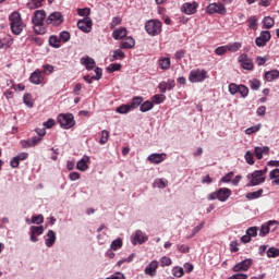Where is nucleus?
<instances>
[{
  "instance_id": "obj_1",
  "label": "nucleus",
  "mask_w": 279,
  "mask_h": 279,
  "mask_svg": "<svg viewBox=\"0 0 279 279\" xmlns=\"http://www.w3.org/2000/svg\"><path fill=\"white\" fill-rule=\"evenodd\" d=\"M9 21L12 34L19 36L25 28V23H23V19H21V13L16 11L11 13L9 15Z\"/></svg>"
},
{
  "instance_id": "obj_2",
  "label": "nucleus",
  "mask_w": 279,
  "mask_h": 279,
  "mask_svg": "<svg viewBox=\"0 0 279 279\" xmlns=\"http://www.w3.org/2000/svg\"><path fill=\"white\" fill-rule=\"evenodd\" d=\"M145 32L148 36H160L162 34V22L160 20H148L145 23Z\"/></svg>"
},
{
  "instance_id": "obj_3",
  "label": "nucleus",
  "mask_w": 279,
  "mask_h": 279,
  "mask_svg": "<svg viewBox=\"0 0 279 279\" xmlns=\"http://www.w3.org/2000/svg\"><path fill=\"white\" fill-rule=\"evenodd\" d=\"M205 12L207 14H220V16H226L228 14V9L221 2H214L206 7Z\"/></svg>"
},
{
  "instance_id": "obj_4",
  "label": "nucleus",
  "mask_w": 279,
  "mask_h": 279,
  "mask_svg": "<svg viewBox=\"0 0 279 279\" xmlns=\"http://www.w3.org/2000/svg\"><path fill=\"white\" fill-rule=\"evenodd\" d=\"M205 80H208V72L206 70L196 69L190 72L189 82L192 84L205 82Z\"/></svg>"
},
{
  "instance_id": "obj_5",
  "label": "nucleus",
  "mask_w": 279,
  "mask_h": 279,
  "mask_svg": "<svg viewBox=\"0 0 279 279\" xmlns=\"http://www.w3.org/2000/svg\"><path fill=\"white\" fill-rule=\"evenodd\" d=\"M58 122L63 130H71L75 125L73 113H61L58 116Z\"/></svg>"
},
{
  "instance_id": "obj_6",
  "label": "nucleus",
  "mask_w": 279,
  "mask_h": 279,
  "mask_svg": "<svg viewBox=\"0 0 279 279\" xmlns=\"http://www.w3.org/2000/svg\"><path fill=\"white\" fill-rule=\"evenodd\" d=\"M232 195V191L227 187H221L217 192L209 195V199H218L220 202H226Z\"/></svg>"
},
{
  "instance_id": "obj_7",
  "label": "nucleus",
  "mask_w": 279,
  "mask_h": 279,
  "mask_svg": "<svg viewBox=\"0 0 279 279\" xmlns=\"http://www.w3.org/2000/svg\"><path fill=\"white\" fill-rule=\"evenodd\" d=\"M229 93L231 95H236L238 93H240L242 99H245V97H247V95H250V88H247V86L241 84V85H236L234 83H231L229 85Z\"/></svg>"
},
{
  "instance_id": "obj_8",
  "label": "nucleus",
  "mask_w": 279,
  "mask_h": 279,
  "mask_svg": "<svg viewBox=\"0 0 279 279\" xmlns=\"http://www.w3.org/2000/svg\"><path fill=\"white\" fill-rule=\"evenodd\" d=\"M46 23L47 25H54V27H58V25H62V23H64V17L62 16V13L53 12L49 14Z\"/></svg>"
},
{
  "instance_id": "obj_9",
  "label": "nucleus",
  "mask_w": 279,
  "mask_h": 279,
  "mask_svg": "<svg viewBox=\"0 0 279 279\" xmlns=\"http://www.w3.org/2000/svg\"><path fill=\"white\" fill-rule=\"evenodd\" d=\"M253 264V260L251 258H246L242 262L236 263L233 267H232V271L233 272H245L248 271V269L251 268Z\"/></svg>"
},
{
  "instance_id": "obj_10",
  "label": "nucleus",
  "mask_w": 279,
  "mask_h": 279,
  "mask_svg": "<svg viewBox=\"0 0 279 279\" xmlns=\"http://www.w3.org/2000/svg\"><path fill=\"white\" fill-rule=\"evenodd\" d=\"M238 61L244 71H254V61L247 54H240Z\"/></svg>"
},
{
  "instance_id": "obj_11",
  "label": "nucleus",
  "mask_w": 279,
  "mask_h": 279,
  "mask_svg": "<svg viewBox=\"0 0 279 279\" xmlns=\"http://www.w3.org/2000/svg\"><path fill=\"white\" fill-rule=\"evenodd\" d=\"M77 27L84 34H89L93 29V20L90 17H84L83 20H78Z\"/></svg>"
},
{
  "instance_id": "obj_12",
  "label": "nucleus",
  "mask_w": 279,
  "mask_h": 279,
  "mask_svg": "<svg viewBox=\"0 0 279 279\" xmlns=\"http://www.w3.org/2000/svg\"><path fill=\"white\" fill-rule=\"evenodd\" d=\"M197 8H199V3L195 2V1L194 2H185L181 7V12H183V14H187L189 16H191V14H196Z\"/></svg>"
},
{
  "instance_id": "obj_13",
  "label": "nucleus",
  "mask_w": 279,
  "mask_h": 279,
  "mask_svg": "<svg viewBox=\"0 0 279 279\" xmlns=\"http://www.w3.org/2000/svg\"><path fill=\"white\" fill-rule=\"evenodd\" d=\"M165 160H167V154L165 153H153L147 157V162H150V165H160Z\"/></svg>"
},
{
  "instance_id": "obj_14",
  "label": "nucleus",
  "mask_w": 279,
  "mask_h": 279,
  "mask_svg": "<svg viewBox=\"0 0 279 279\" xmlns=\"http://www.w3.org/2000/svg\"><path fill=\"white\" fill-rule=\"evenodd\" d=\"M45 19H47V13L45 12V10H37L34 13V16L32 20L33 25L40 27V25H43V23H45Z\"/></svg>"
},
{
  "instance_id": "obj_15",
  "label": "nucleus",
  "mask_w": 279,
  "mask_h": 279,
  "mask_svg": "<svg viewBox=\"0 0 279 279\" xmlns=\"http://www.w3.org/2000/svg\"><path fill=\"white\" fill-rule=\"evenodd\" d=\"M131 242H133V245L138 244H144L145 242L148 241V236L146 235V233H143V231H135V233H133V235H131Z\"/></svg>"
},
{
  "instance_id": "obj_16",
  "label": "nucleus",
  "mask_w": 279,
  "mask_h": 279,
  "mask_svg": "<svg viewBox=\"0 0 279 279\" xmlns=\"http://www.w3.org/2000/svg\"><path fill=\"white\" fill-rule=\"evenodd\" d=\"M41 142H43V137H32L29 140L21 141V146L24 149H29V147H36V145H40Z\"/></svg>"
},
{
  "instance_id": "obj_17",
  "label": "nucleus",
  "mask_w": 279,
  "mask_h": 279,
  "mask_svg": "<svg viewBox=\"0 0 279 279\" xmlns=\"http://www.w3.org/2000/svg\"><path fill=\"white\" fill-rule=\"evenodd\" d=\"M27 158H29V154L27 153H20L17 154L15 157H13L10 161V166L13 169H16V167H19V165L21 163V161L23 160H27Z\"/></svg>"
},
{
  "instance_id": "obj_18",
  "label": "nucleus",
  "mask_w": 279,
  "mask_h": 279,
  "mask_svg": "<svg viewBox=\"0 0 279 279\" xmlns=\"http://www.w3.org/2000/svg\"><path fill=\"white\" fill-rule=\"evenodd\" d=\"M160 93H167V90H173L175 88V81L169 78L167 82L159 83L158 86Z\"/></svg>"
},
{
  "instance_id": "obj_19",
  "label": "nucleus",
  "mask_w": 279,
  "mask_h": 279,
  "mask_svg": "<svg viewBox=\"0 0 279 279\" xmlns=\"http://www.w3.org/2000/svg\"><path fill=\"white\" fill-rule=\"evenodd\" d=\"M44 233V227L40 226V227H35L33 226L31 228V241L36 243L38 242V238L39 235H41Z\"/></svg>"
},
{
  "instance_id": "obj_20",
  "label": "nucleus",
  "mask_w": 279,
  "mask_h": 279,
  "mask_svg": "<svg viewBox=\"0 0 279 279\" xmlns=\"http://www.w3.org/2000/svg\"><path fill=\"white\" fill-rule=\"evenodd\" d=\"M81 64H83L87 71H93V69L96 66L95 59L90 57L81 58Z\"/></svg>"
},
{
  "instance_id": "obj_21",
  "label": "nucleus",
  "mask_w": 279,
  "mask_h": 279,
  "mask_svg": "<svg viewBox=\"0 0 279 279\" xmlns=\"http://www.w3.org/2000/svg\"><path fill=\"white\" fill-rule=\"evenodd\" d=\"M135 45L136 40L132 36H129L120 43V49H134Z\"/></svg>"
},
{
  "instance_id": "obj_22",
  "label": "nucleus",
  "mask_w": 279,
  "mask_h": 279,
  "mask_svg": "<svg viewBox=\"0 0 279 279\" xmlns=\"http://www.w3.org/2000/svg\"><path fill=\"white\" fill-rule=\"evenodd\" d=\"M128 36V28L125 27H119L113 31L112 38L114 40H123Z\"/></svg>"
},
{
  "instance_id": "obj_23",
  "label": "nucleus",
  "mask_w": 279,
  "mask_h": 279,
  "mask_svg": "<svg viewBox=\"0 0 279 279\" xmlns=\"http://www.w3.org/2000/svg\"><path fill=\"white\" fill-rule=\"evenodd\" d=\"M159 267V263L158 260H153L146 268H145V274L149 277H155L156 276V271Z\"/></svg>"
},
{
  "instance_id": "obj_24",
  "label": "nucleus",
  "mask_w": 279,
  "mask_h": 279,
  "mask_svg": "<svg viewBox=\"0 0 279 279\" xmlns=\"http://www.w3.org/2000/svg\"><path fill=\"white\" fill-rule=\"evenodd\" d=\"M254 154L257 158V160H263V155L265 154L266 156L269 155V147L268 146H256L254 148Z\"/></svg>"
},
{
  "instance_id": "obj_25",
  "label": "nucleus",
  "mask_w": 279,
  "mask_h": 279,
  "mask_svg": "<svg viewBox=\"0 0 279 279\" xmlns=\"http://www.w3.org/2000/svg\"><path fill=\"white\" fill-rule=\"evenodd\" d=\"M95 73L96 75L87 74L84 76V80L87 82V84H93V80H99L104 74V71L100 68H95Z\"/></svg>"
},
{
  "instance_id": "obj_26",
  "label": "nucleus",
  "mask_w": 279,
  "mask_h": 279,
  "mask_svg": "<svg viewBox=\"0 0 279 279\" xmlns=\"http://www.w3.org/2000/svg\"><path fill=\"white\" fill-rule=\"evenodd\" d=\"M43 71L40 70H35L29 77V81L32 82V84H36V85H40L43 84V75H41Z\"/></svg>"
},
{
  "instance_id": "obj_27",
  "label": "nucleus",
  "mask_w": 279,
  "mask_h": 279,
  "mask_svg": "<svg viewBox=\"0 0 279 279\" xmlns=\"http://www.w3.org/2000/svg\"><path fill=\"white\" fill-rule=\"evenodd\" d=\"M278 222L277 221H269L268 223L264 225L262 228H260V231H259V235L262 238L266 236L269 232H270V227L271 226H277Z\"/></svg>"
},
{
  "instance_id": "obj_28",
  "label": "nucleus",
  "mask_w": 279,
  "mask_h": 279,
  "mask_svg": "<svg viewBox=\"0 0 279 279\" xmlns=\"http://www.w3.org/2000/svg\"><path fill=\"white\" fill-rule=\"evenodd\" d=\"M158 64L162 71H169V69H171V59L170 58H160L158 61Z\"/></svg>"
},
{
  "instance_id": "obj_29",
  "label": "nucleus",
  "mask_w": 279,
  "mask_h": 279,
  "mask_svg": "<svg viewBox=\"0 0 279 279\" xmlns=\"http://www.w3.org/2000/svg\"><path fill=\"white\" fill-rule=\"evenodd\" d=\"M88 160H90L88 156L82 158L80 161H77L76 169H78V171H86V169H88Z\"/></svg>"
},
{
  "instance_id": "obj_30",
  "label": "nucleus",
  "mask_w": 279,
  "mask_h": 279,
  "mask_svg": "<svg viewBox=\"0 0 279 279\" xmlns=\"http://www.w3.org/2000/svg\"><path fill=\"white\" fill-rule=\"evenodd\" d=\"M125 58V52L121 49H116L113 54L109 58L110 62H116V60H123Z\"/></svg>"
},
{
  "instance_id": "obj_31",
  "label": "nucleus",
  "mask_w": 279,
  "mask_h": 279,
  "mask_svg": "<svg viewBox=\"0 0 279 279\" xmlns=\"http://www.w3.org/2000/svg\"><path fill=\"white\" fill-rule=\"evenodd\" d=\"M56 239H57V238H56L54 231L49 230L48 233H47V238H46V240H45L46 246H47V247H52V245H53L54 242H56Z\"/></svg>"
},
{
  "instance_id": "obj_32",
  "label": "nucleus",
  "mask_w": 279,
  "mask_h": 279,
  "mask_svg": "<svg viewBox=\"0 0 279 279\" xmlns=\"http://www.w3.org/2000/svg\"><path fill=\"white\" fill-rule=\"evenodd\" d=\"M144 98L142 96H135L132 98L131 104H129V106H131V110H136V108H138V106H141V104H143Z\"/></svg>"
},
{
  "instance_id": "obj_33",
  "label": "nucleus",
  "mask_w": 279,
  "mask_h": 279,
  "mask_svg": "<svg viewBox=\"0 0 279 279\" xmlns=\"http://www.w3.org/2000/svg\"><path fill=\"white\" fill-rule=\"evenodd\" d=\"M265 77L268 82H274V80H278L279 71L278 70L268 71L265 73Z\"/></svg>"
},
{
  "instance_id": "obj_34",
  "label": "nucleus",
  "mask_w": 279,
  "mask_h": 279,
  "mask_svg": "<svg viewBox=\"0 0 279 279\" xmlns=\"http://www.w3.org/2000/svg\"><path fill=\"white\" fill-rule=\"evenodd\" d=\"M45 0H29L28 2H27V9L28 10H36L37 8H40V5H43V2H44Z\"/></svg>"
},
{
  "instance_id": "obj_35",
  "label": "nucleus",
  "mask_w": 279,
  "mask_h": 279,
  "mask_svg": "<svg viewBox=\"0 0 279 279\" xmlns=\"http://www.w3.org/2000/svg\"><path fill=\"white\" fill-rule=\"evenodd\" d=\"M226 46H227V51H231L233 53L239 51V49H241V47H243V45L239 41L231 43V44H228Z\"/></svg>"
},
{
  "instance_id": "obj_36",
  "label": "nucleus",
  "mask_w": 279,
  "mask_h": 279,
  "mask_svg": "<svg viewBox=\"0 0 279 279\" xmlns=\"http://www.w3.org/2000/svg\"><path fill=\"white\" fill-rule=\"evenodd\" d=\"M263 25L265 26L266 29H271V27L276 25V21L271 16H266L263 20Z\"/></svg>"
},
{
  "instance_id": "obj_37",
  "label": "nucleus",
  "mask_w": 279,
  "mask_h": 279,
  "mask_svg": "<svg viewBox=\"0 0 279 279\" xmlns=\"http://www.w3.org/2000/svg\"><path fill=\"white\" fill-rule=\"evenodd\" d=\"M131 110H132V107L130 106V104L122 105V106L116 108V112L118 114H128V112H131Z\"/></svg>"
},
{
  "instance_id": "obj_38",
  "label": "nucleus",
  "mask_w": 279,
  "mask_h": 279,
  "mask_svg": "<svg viewBox=\"0 0 279 279\" xmlns=\"http://www.w3.org/2000/svg\"><path fill=\"white\" fill-rule=\"evenodd\" d=\"M153 108H154V102L146 100L141 105L140 110L141 112H149V110H151Z\"/></svg>"
},
{
  "instance_id": "obj_39",
  "label": "nucleus",
  "mask_w": 279,
  "mask_h": 279,
  "mask_svg": "<svg viewBox=\"0 0 279 279\" xmlns=\"http://www.w3.org/2000/svg\"><path fill=\"white\" fill-rule=\"evenodd\" d=\"M122 246H123V241L121 240V238H117V240H113L110 244V248L112 251H118L122 248Z\"/></svg>"
},
{
  "instance_id": "obj_40",
  "label": "nucleus",
  "mask_w": 279,
  "mask_h": 279,
  "mask_svg": "<svg viewBox=\"0 0 279 279\" xmlns=\"http://www.w3.org/2000/svg\"><path fill=\"white\" fill-rule=\"evenodd\" d=\"M60 41L61 39L58 38V36L53 35L49 38V45L50 47H54V49H60Z\"/></svg>"
},
{
  "instance_id": "obj_41",
  "label": "nucleus",
  "mask_w": 279,
  "mask_h": 279,
  "mask_svg": "<svg viewBox=\"0 0 279 279\" xmlns=\"http://www.w3.org/2000/svg\"><path fill=\"white\" fill-rule=\"evenodd\" d=\"M267 257L268 258H277L279 257V248L271 246L267 251Z\"/></svg>"
},
{
  "instance_id": "obj_42",
  "label": "nucleus",
  "mask_w": 279,
  "mask_h": 279,
  "mask_svg": "<svg viewBox=\"0 0 279 279\" xmlns=\"http://www.w3.org/2000/svg\"><path fill=\"white\" fill-rule=\"evenodd\" d=\"M110 138V132H108V130H102L101 131V136L99 140V144L100 145H106V143H108V140Z\"/></svg>"
},
{
  "instance_id": "obj_43",
  "label": "nucleus",
  "mask_w": 279,
  "mask_h": 279,
  "mask_svg": "<svg viewBox=\"0 0 279 279\" xmlns=\"http://www.w3.org/2000/svg\"><path fill=\"white\" fill-rule=\"evenodd\" d=\"M265 182V178L260 175H253L251 177V182L248 185H258L260 183Z\"/></svg>"
},
{
  "instance_id": "obj_44",
  "label": "nucleus",
  "mask_w": 279,
  "mask_h": 279,
  "mask_svg": "<svg viewBox=\"0 0 279 279\" xmlns=\"http://www.w3.org/2000/svg\"><path fill=\"white\" fill-rule=\"evenodd\" d=\"M250 29H257L258 28V19L256 16H251L247 20Z\"/></svg>"
},
{
  "instance_id": "obj_45",
  "label": "nucleus",
  "mask_w": 279,
  "mask_h": 279,
  "mask_svg": "<svg viewBox=\"0 0 279 279\" xmlns=\"http://www.w3.org/2000/svg\"><path fill=\"white\" fill-rule=\"evenodd\" d=\"M165 99H167V97H165V95L162 94H157L155 96H153L151 102L153 104H163Z\"/></svg>"
},
{
  "instance_id": "obj_46",
  "label": "nucleus",
  "mask_w": 279,
  "mask_h": 279,
  "mask_svg": "<svg viewBox=\"0 0 279 279\" xmlns=\"http://www.w3.org/2000/svg\"><path fill=\"white\" fill-rule=\"evenodd\" d=\"M260 128H263L262 124H257V125H254V126H251L248 129L245 130V134H247L248 136L251 134H256V132H259L260 131Z\"/></svg>"
},
{
  "instance_id": "obj_47",
  "label": "nucleus",
  "mask_w": 279,
  "mask_h": 279,
  "mask_svg": "<svg viewBox=\"0 0 279 279\" xmlns=\"http://www.w3.org/2000/svg\"><path fill=\"white\" fill-rule=\"evenodd\" d=\"M59 39L62 43H69V40H71V33H69L66 31L61 32L59 35Z\"/></svg>"
},
{
  "instance_id": "obj_48",
  "label": "nucleus",
  "mask_w": 279,
  "mask_h": 279,
  "mask_svg": "<svg viewBox=\"0 0 279 279\" xmlns=\"http://www.w3.org/2000/svg\"><path fill=\"white\" fill-rule=\"evenodd\" d=\"M23 101L27 108H34V102L32 101V95L31 94H25L23 96Z\"/></svg>"
},
{
  "instance_id": "obj_49",
  "label": "nucleus",
  "mask_w": 279,
  "mask_h": 279,
  "mask_svg": "<svg viewBox=\"0 0 279 279\" xmlns=\"http://www.w3.org/2000/svg\"><path fill=\"white\" fill-rule=\"evenodd\" d=\"M121 63H111L108 65L107 71L108 73H114V71H121Z\"/></svg>"
},
{
  "instance_id": "obj_50",
  "label": "nucleus",
  "mask_w": 279,
  "mask_h": 279,
  "mask_svg": "<svg viewBox=\"0 0 279 279\" xmlns=\"http://www.w3.org/2000/svg\"><path fill=\"white\" fill-rule=\"evenodd\" d=\"M250 87L252 88V90H258V88H260V81L257 78H253L248 82Z\"/></svg>"
},
{
  "instance_id": "obj_51",
  "label": "nucleus",
  "mask_w": 279,
  "mask_h": 279,
  "mask_svg": "<svg viewBox=\"0 0 279 279\" xmlns=\"http://www.w3.org/2000/svg\"><path fill=\"white\" fill-rule=\"evenodd\" d=\"M171 265H172V260H171L170 257H168V256H162V257H161V259H160V266H161L162 268L169 267V266H171Z\"/></svg>"
},
{
  "instance_id": "obj_52",
  "label": "nucleus",
  "mask_w": 279,
  "mask_h": 279,
  "mask_svg": "<svg viewBox=\"0 0 279 279\" xmlns=\"http://www.w3.org/2000/svg\"><path fill=\"white\" fill-rule=\"evenodd\" d=\"M263 190H259L257 192H251L248 194H246V198L248 199H256V198H259L262 195H263Z\"/></svg>"
},
{
  "instance_id": "obj_53",
  "label": "nucleus",
  "mask_w": 279,
  "mask_h": 279,
  "mask_svg": "<svg viewBox=\"0 0 279 279\" xmlns=\"http://www.w3.org/2000/svg\"><path fill=\"white\" fill-rule=\"evenodd\" d=\"M167 185H168V181L163 179H159L154 182L155 187L165 189Z\"/></svg>"
},
{
  "instance_id": "obj_54",
  "label": "nucleus",
  "mask_w": 279,
  "mask_h": 279,
  "mask_svg": "<svg viewBox=\"0 0 279 279\" xmlns=\"http://www.w3.org/2000/svg\"><path fill=\"white\" fill-rule=\"evenodd\" d=\"M78 16H85V19H88L90 16V10L88 8L85 9H77Z\"/></svg>"
},
{
  "instance_id": "obj_55",
  "label": "nucleus",
  "mask_w": 279,
  "mask_h": 279,
  "mask_svg": "<svg viewBox=\"0 0 279 279\" xmlns=\"http://www.w3.org/2000/svg\"><path fill=\"white\" fill-rule=\"evenodd\" d=\"M215 53H216V56H223V54L228 53V47L227 46H220V47L215 49Z\"/></svg>"
},
{
  "instance_id": "obj_56",
  "label": "nucleus",
  "mask_w": 279,
  "mask_h": 279,
  "mask_svg": "<svg viewBox=\"0 0 279 279\" xmlns=\"http://www.w3.org/2000/svg\"><path fill=\"white\" fill-rule=\"evenodd\" d=\"M244 158L247 165H254V155L252 154V151L247 150L244 155Z\"/></svg>"
},
{
  "instance_id": "obj_57",
  "label": "nucleus",
  "mask_w": 279,
  "mask_h": 279,
  "mask_svg": "<svg viewBox=\"0 0 279 279\" xmlns=\"http://www.w3.org/2000/svg\"><path fill=\"white\" fill-rule=\"evenodd\" d=\"M32 223L38 225V226L44 223V216L43 215L33 216Z\"/></svg>"
},
{
  "instance_id": "obj_58",
  "label": "nucleus",
  "mask_w": 279,
  "mask_h": 279,
  "mask_svg": "<svg viewBox=\"0 0 279 279\" xmlns=\"http://www.w3.org/2000/svg\"><path fill=\"white\" fill-rule=\"evenodd\" d=\"M183 275H184V270H183L182 267H175V268H173V276H174L175 278H182Z\"/></svg>"
},
{
  "instance_id": "obj_59",
  "label": "nucleus",
  "mask_w": 279,
  "mask_h": 279,
  "mask_svg": "<svg viewBox=\"0 0 279 279\" xmlns=\"http://www.w3.org/2000/svg\"><path fill=\"white\" fill-rule=\"evenodd\" d=\"M259 37L263 38L266 43H269V40H271V33L269 31H263Z\"/></svg>"
},
{
  "instance_id": "obj_60",
  "label": "nucleus",
  "mask_w": 279,
  "mask_h": 279,
  "mask_svg": "<svg viewBox=\"0 0 279 279\" xmlns=\"http://www.w3.org/2000/svg\"><path fill=\"white\" fill-rule=\"evenodd\" d=\"M257 232H258V229L256 227H252V228L246 229V234L248 236H251V239L255 238L257 235Z\"/></svg>"
},
{
  "instance_id": "obj_61",
  "label": "nucleus",
  "mask_w": 279,
  "mask_h": 279,
  "mask_svg": "<svg viewBox=\"0 0 279 279\" xmlns=\"http://www.w3.org/2000/svg\"><path fill=\"white\" fill-rule=\"evenodd\" d=\"M43 69L46 75H51V73H53V70H54L53 65L51 64H45L43 65Z\"/></svg>"
},
{
  "instance_id": "obj_62",
  "label": "nucleus",
  "mask_w": 279,
  "mask_h": 279,
  "mask_svg": "<svg viewBox=\"0 0 279 279\" xmlns=\"http://www.w3.org/2000/svg\"><path fill=\"white\" fill-rule=\"evenodd\" d=\"M117 25H121V17L116 16L112 19L111 23H110V29H114L117 27Z\"/></svg>"
},
{
  "instance_id": "obj_63",
  "label": "nucleus",
  "mask_w": 279,
  "mask_h": 279,
  "mask_svg": "<svg viewBox=\"0 0 279 279\" xmlns=\"http://www.w3.org/2000/svg\"><path fill=\"white\" fill-rule=\"evenodd\" d=\"M106 279H125L124 274L117 271L112 274L111 276L107 277Z\"/></svg>"
},
{
  "instance_id": "obj_64",
  "label": "nucleus",
  "mask_w": 279,
  "mask_h": 279,
  "mask_svg": "<svg viewBox=\"0 0 279 279\" xmlns=\"http://www.w3.org/2000/svg\"><path fill=\"white\" fill-rule=\"evenodd\" d=\"M227 279H248L246 274H234Z\"/></svg>"
}]
</instances>
